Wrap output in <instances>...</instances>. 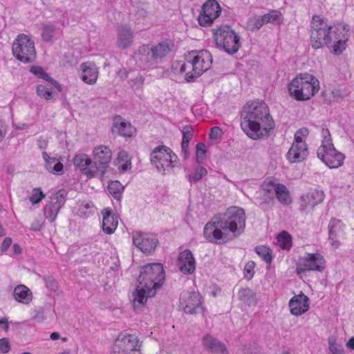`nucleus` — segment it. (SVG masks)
<instances>
[{"mask_svg": "<svg viewBox=\"0 0 354 354\" xmlns=\"http://www.w3.org/2000/svg\"><path fill=\"white\" fill-rule=\"evenodd\" d=\"M245 227V214L243 208L232 206L223 213L214 216L206 223L204 237L212 243H225L243 232Z\"/></svg>", "mask_w": 354, "mask_h": 354, "instance_id": "f257e3e1", "label": "nucleus"}, {"mask_svg": "<svg viewBox=\"0 0 354 354\" xmlns=\"http://www.w3.org/2000/svg\"><path fill=\"white\" fill-rule=\"evenodd\" d=\"M310 43L313 48L319 49L324 46L330 52L339 55L346 47L349 30L346 26H334L326 18L315 15L310 21Z\"/></svg>", "mask_w": 354, "mask_h": 354, "instance_id": "f03ea898", "label": "nucleus"}, {"mask_svg": "<svg viewBox=\"0 0 354 354\" xmlns=\"http://www.w3.org/2000/svg\"><path fill=\"white\" fill-rule=\"evenodd\" d=\"M241 117V129L254 140L268 136L274 128L269 107L263 101L248 102L243 107Z\"/></svg>", "mask_w": 354, "mask_h": 354, "instance_id": "7ed1b4c3", "label": "nucleus"}, {"mask_svg": "<svg viewBox=\"0 0 354 354\" xmlns=\"http://www.w3.org/2000/svg\"><path fill=\"white\" fill-rule=\"evenodd\" d=\"M165 278V271L161 263H150L142 268L138 278V284L133 294V305L136 310L142 307L148 297L155 296Z\"/></svg>", "mask_w": 354, "mask_h": 354, "instance_id": "20e7f679", "label": "nucleus"}, {"mask_svg": "<svg viewBox=\"0 0 354 354\" xmlns=\"http://www.w3.org/2000/svg\"><path fill=\"white\" fill-rule=\"evenodd\" d=\"M319 81L307 73L297 75L288 84L290 95L297 101L310 100L319 90Z\"/></svg>", "mask_w": 354, "mask_h": 354, "instance_id": "39448f33", "label": "nucleus"}, {"mask_svg": "<svg viewBox=\"0 0 354 354\" xmlns=\"http://www.w3.org/2000/svg\"><path fill=\"white\" fill-rule=\"evenodd\" d=\"M172 44L168 41H162L156 45L143 44L138 49L140 60L149 68H156L158 60H162L171 51Z\"/></svg>", "mask_w": 354, "mask_h": 354, "instance_id": "423d86ee", "label": "nucleus"}, {"mask_svg": "<svg viewBox=\"0 0 354 354\" xmlns=\"http://www.w3.org/2000/svg\"><path fill=\"white\" fill-rule=\"evenodd\" d=\"M211 55L207 50L189 52L185 59L188 62V66H192V71L186 73L185 80L187 82H194L207 71L211 66Z\"/></svg>", "mask_w": 354, "mask_h": 354, "instance_id": "0eeeda50", "label": "nucleus"}, {"mask_svg": "<svg viewBox=\"0 0 354 354\" xmlns=\"http://www.w3.org/2000/svg\"><path fill=\"white\" fill-rule=\"evenodd\" d=\"M212 31L217 47L231 55L239 50L241 46L240 37L231 27L223 25L214 28Z\"/></svg>", "mask_w": 354, "mask_h": 354, "instance_id": "6e6552de", "label": "nucleus"}, {"mask_svg": "<svg viewBox=\"0 0 354 354\" xmlns=\"http://www.w3.org/2000/svg\"><path fill=\"white\" fill-rule=\"evenodd\" d=\"M12 51L17 60L26 64L35 62L37 57L34 41L25 34L17 35L13 41Z\"/></svg>", "mask_w": 354, "mask_h": 354, "instance_id": "1a4fd4ad", "label": "nucleus"}, {"mask_svg": "<svg viewBox=\"0 0 354 354\" xmlns=\"http://www.w3.org/2000/svg\"><path fill=\"white\" fill-rule=\"evenodd\" d=\"M151 162L160 172L165 174L166 171L174 167L177 161V156L167 146L160 145L153 149L150 154Z\"/></svg>", "mask_w": 354, "mask_h": 354, "instance_id": "9d476101", "label": "nucleus"}, {"mask_svg": "<svg viewBox=\"0 0 354 354\" xmlns=\"http://www.w3.org/2000/svg\"><path fill=\"white\" fill-rule=\"evenodd\" d=\"M138 337L129 333H121L112 346L111 354H141Z\"/></svg>", "mask_w": 354, "mask_h": 354, "instance_id": "9b49d317", "label": "nucleus"}, {"mask_svg": "<svg viewBox=\"0 0 354 354\" xmlns=\"http://www.w3.org/2000/svg\"><path fill=\"white\" fill-rule=\"evenodd\" d=\"M180 306L187 314H196L203 311L202 298L198 292L183 290L180 295Z\"/></svg>", "mask_w": 354, "mask_h": 354, "instance_id": "f8f14e48", "label": "nucleus"}, {"mask_svg": "<svg viewBox=\"0 0 354 354\" xmlns=\"http://www.w3.org/2000/svg\"><path fill=\"white\" fill-rule=\"evenodd\" d=\"M325 268L326 261L322 255L319 253H306L299 259L297 270L298 274L310 270L322 272Z\"/></svg>", "mask_w": 354, "mask_h": 354, "instance_id": "ddd939ff", "label": "nucleus"}, {"mask_svg": "<svg viewBox=\"0 0 354 354\" xmlns=\"http://www.w3.org/2000/svg\"><path fill=\"white\" fill-rule=\"evenodd\" d=\"M317 155L330 169H336L341 167L345 159V156L338 151L333 145H330V147H319L317 151Z\"/></svg>", "mask_w": 354, "mask_h": 354, "instance_id": "4468645a", "label": "nucleus"}, {"mask_svg": "<svg viewBox=\"0 0 354 354\" xmlns=\"http://www.w3.org/2000/svg\"><path fill=\"white\" fill-rule=\"evenodd\" d=\"M66 196L65 189H59L50 196L44 207V216L50 222L55 221L60 209L65 204Z\"/></svg>", "mask_w": 354, "mask_h": 354, "instance_id": "2eb2a0df", "label": "nucleus"}, {"mask_svg": "<svg viewBox=\"0 0 354 354\" xmlns=\"http://www.w3.org/2000/svg\"><path fill=\"white\" fill-rule=\"evenodd\" d=\"M132 239L133 245L148 255L155 252L158 244L157 236L151 233L134 232L132 234Z\"/></svg>", "mask_w": 354, "mask_h": 354, "instance_id": "dca6fc26", "label": "nucleus"}, {"mask_svg": "<svg viewBox=\"0 0 354 354\" xmlns=\"http://www.w3.org/2000/svg\"><path fill=\"white\" fill-rule=\"evenodd\" d=\"M221 12V8L216 0H208L202 6V10L198 17L201 26H211Z\"/></svg>", "mask_w": 354, "mask_h": 354, "instance_id": "f3484780", "label": "nucleus"}, {"mask_svg": "<svg viewBox=\"0 0 354 354\" xmlns=\"http://www.w3.org/2000/svg\"><path fill=\"white\" fill-rule=\"evenodd\" d=\"M281 19V13L275 10L260 17H250L246 22V28L250 31L259 30L263 25L268 23H277Z\"/></svg>", "mask_w": 354, "mask_h": 354, "instance_id": "a211bd4d", "label": "nucleus"}, {"mask_svg": "<svg viewBox=\"0 0 354 354\" xmlns=\"http://www.w3.org/2000/svg\"><path fill=\"white\" fill-rule=\"evenodd\" d=\"M324 198V194L322 191L311 190L300 197L299 209L303 212L308 213L313 210L316 205L322 203Z\"/></svg>", "mask_w": 354, "mask_h": 354, "instance_id": "6ab92c4d", "label": "nucleus"}, {"mask_svg": "<svg viewBox=\"0 0 354 354\" xmlns=\"http://www.w3.org/2000/svg\"><path fill=\"white\" fill-rule=\"evenodd\" d=\"M74 165L79 168L82 174L89 178H93L100 172L95 162L84 153L77 154L73 160Z\"/></svg>", "mask_w": 354, "mask_h": 354, "instance_id": "aec40b11", "label": "nucleus"}, {"mask_svg": "<svg viewBox=\"0 0 354 354\" xmlns=\"http://www.w3.org/2000/svg\"><path fill=\"white\" fill-rule=\"evenodd\" d=\"M94 162L97 165L100 171V176H103L105 174L106 169L109 166V163L112 156L111 150L106 146L99 145L94 148L93 151Z\"/></svg>", "mask_w": 354, "mask_h": 354, "instance_id": "412c9836", "label": "nucleus"}, {"mask_svg": "<svg viewBox=\"0 0 354 354\" xmlns=\"http://www.w3.org/2000/svg\"><path fill=\"white\" fill-rule=\"evenodd\" d=\"M344 225L342 222L336 218H332L328 224V239L331 245L337 249L341 244V240L344 239Z\"/></svg>", "mask_w": 354, "mask_h": 354, "instance_id": "4be33fe9", "label": "nucleus"}, {"mask_svg": "<svg viewBox=\"0 0 354 354\" xmlns=\"http://www.w3.org/2000/svg\"><path fill=\"white\" fill-rule=\"evenodd\" d=\"M288 305L290 313L295 316H299L309 310V298L301 292L290 299Z\"/></svg>", "mask_w": 354, "mask_h": 354, "instance_id": "5701e85b", "label": "nucleus"}, {"mask_svg": "<svg viewBox=\"0 0 354 354\" xmlns=\"http://www.w3.org/2000/svg\"><path fill=\"white\" fill-rule=\"evenodd\" d=\"M308 155L307 145L305 142H293L286 154L287 159L292 163L299 162Z\"/></svg>", "mask_w": 354, "mask_h": 354, "instance_id": "b1692460", "label": "nucleus"}, {"mask_svg": "<svg viewBox=\"0 0 354 354\" xmlns=\"http://www.w3.org/2000/svg\"><path fill=\"white\" fill-rule=\"evenodd\" d=\"M177 265L180 272L185 274H189L195 271L196 261L189 250H185L179 254Z\"/></svg>", "mask_w": 354, "mask_h": 354, "instance_id": "393cba45", "label": "nucleus"}, {"mask_svg": "<svg viewBox=\"0 0 354 354\" xmlns=\"http://www.w3.org/2000/svg\"><path fill=\"white\" fill-rule=\"evenodd\" d=\"M102 230L107 234H112L118 227V216L110 207L104 208L102 211Z\"/></svg>", "mask_w": 354, "mask_h": 354, "instance_id": "a878e982", "label": "nucleus"}, {"mask_svg": "<svg viewBox=\"0 0 354 354\" xmlns=\"http://www.w3.org/2000/svg\"><path fill=\"white\" fill-rule=\"evenodd\" d=\"M133 32L127 25H121L117 30V46L121 49L129 48L133 43Z\"/></svg>", "mask_w": 354, "mask_h": 354, "instance_id": "bb28decb", "label": "nucleus"}, {"mask_svg": "<svg viewBox=\"0 0 354 354\" xmlns=\"http://www.w3.org/2000/svg\"><path fill=\"white\" fill-rule=\"evenodd\" d=\"M82 70V80L84 82L93 85L96 83L98 77V68L94 63L86 62L81 65Z\"/></svg>", "mask_w": 354, "mask_h": 354, "instance_id": "cd10ccee", "label": "nucleus"}, {"mask_svg": "<svg viewBox=\"0 0 354 354\" xmlns=\"http://www.w3.org/2000/svg\"><path fill=\"white\" fill-rule=\"evenodd\" d=\"M202 343L203 346L211 353L224 354L227 352L225 344L209 335L203 337Z\"/></svg>", "mask_w": 354, "mask_h": 354, "instance_id": "c85d7f7f", "label": "nucleus"}, {"mask_svg": "<svg viewBox=\"0 0 354 354\" xmlns=\"http://www.w3.org/2000/svg\"><path fill=\"white\" fill-rule=\"evenodd\" d=\"M112 131L120 136L131 137L135 131V129L130 123L123 121L120 116H116L113 119Z\"/></svg>", "mask_w": 354, "mask_h": 354, "instance_id": "c756f323", "label": "nucleus"}, {"mask_svg": "<svg viewBox=\"0 0 354 354\" xmlns=\"http://www.w3.org/2000/svg\"><path fill=\"white\" fill-rule=\"evenodd\" d=\"M13 296L16 301L24 304H29L32 299V292L25 285L17 286L14 290Z\"/></svg>", "mask_w": 354, "mask_h": 354, "instance_id": "7c9ffc66", "label": "nucleus"}, {"mask_svg": "<svg viewBox=\"0 0 354 354\" xmlns=\"http://www.w3.org/2000/svg\"><path fill=\"white\" fill-rule=\"evenodd\" d=\"M42 157L46 162V168L49 172L57 174L62 172L63 164L58 162L55 158L50 157L46 151L42 152Z\"/></svg>", "mask_w": 354, "mask_h": 354, "instance_id": "2f4dec72", "label": "nucleus"}, {"mask_svg": "<svg viewBox=\"0 0 354 354\" xmlns=\"http://www.w3.org/2000/svg\"><path fill=\"white\" fill-rule=\"evenodd\" d=\"M238 297L240 301L248 306L257 304L256 294L249 288H241L238 292Z\"/></svg>", "mask_w": 354, "mask_h": 354, "instance_id": "473e14b6", "label": "nucleus"}, {"mask_svg": "<svg viewBox=\"0 0 354 354\" xmlns=\"http://www.w3.org/2000/svg\"><path fill=\"white\" fill-rule=\"evenodd\" d=\"M30 71L35 75L38 78H41L50 82L54 87L59 91H61L62 88L61 84L54 79L51 78L47 73L44 71L42 67L38 66H32Z\"/></svg>", "mask_w": 354, "mask_h": 354, "instance_id": "72a5a7b5", "label": "nucleus"}, {"mask_svg": "<svg viewBox=\"0 0 354 354\" xmlns=\"http://www.w3.org/2000/svg\"><path fill=\"white\" fill-rule=\"evenodd\" d=\"M194 136V129L191 125H186L183 129V140L181 143L182 151L185 153V158H187L189 143Z\"/></svg>", "mask_w": 354, "mask_h": 354, "instance_id": "f704fd0d", "label": "nucleus"}, {"mask_svg": "<svg viewBox=\"0 0 354 354\" xmlns=\"http://www.w3.org/2000/svg\"><path fill=\"white\" fill-rule=\"evenodd\" d=\"M274 192L279 201L283 205H288L291 203V197L287 187L283 184L277 183Z\"/></svg>", "mask_w": 354, "mask_h": 354, "instance_id": "c9c22d12", "label": "nucleus"}, {"mask_svg": "<svg viewBox=\"0 0 354 354\" xmlns=\"http://www.w3.org/2000/svg\"><path fill=\"white\" fill-rule=\"evenodd\" d=\"M207 169L201 165H198L194 167L192 171H189L187 174V179L191 183H195L200 180H201L203 177L207 176Z\"/></svg>", "mask_w": 354, "mask_h": 354, "instance_id": "e433bc0d", "label": "nucleus"}, {"mask_svg": "<svg viewBox=\"0 0 354 354\" xmlns=\"http://www.w3.org/2000/svg\"><path fill=\"white\" fill-rule=\"evenodd\" d=\"M277 244L283 250H289L292 247V237L286 231H283L277 236Z\"/></svg>", "mask_w": 354, "mask_h": 354, "instance_id": "4c0bfd02", "label": "nucleus"}, {"mask_svg": "<svg viewBox=\"0 0 354 354\" xmlns=\"http://www.w3.org/2000/svg\"><path fill=\"white\" fill-rule=\"evenodd\" d=\"M93 212L94 206L91 203L82 202L79 205L77 214L83 218H86Z\"/></svg>", "mask_w": 354, "mask_h": 354, "instance_id": "58836bf2", "label": "nucleus"}, {"mask_svg": "<svg viewBox=\"0 0 354 354\" xmlns=\"http://www.w3.org/2000/svg\"><path fill=\"white\" fill-rule=\"evenodd\" d=\"M108 191L115 198L120 200L124 187L118 180L111 181L108 185Z\"/></svg>", "mask_w": 354, "mask_h": 354, "instance_id": "ea45409f", "label": "nucleus"}, {"mask_svg": "<svg viewBox=\"0 0 354 354\" xmlns=\"http://www.w3.org/2000/svg\"><path fill=\"white\" fill-rule=\"evenodd\" d=\"M36 93L38 96L46 100H52L55 97V93L53 91L52 88L45 84H39L37 86Z\"/></svg>", "mask_w": 354, "mask_h": 354, "instance_id": "a19ab883", "label": "nucleus"}, {"mask_svg": "<svg viewBox=\"0 0 354 354\" xmlns=\"http://www.w3.org/2000/svg\"><path fill=\"white\" fill-rule=\"evenodd\" d=\"M255 252L258 254L266 263H270L272 259V250L264 245H259L255 248Z\"/></svg>", "mask_w": 354, "mask_h": 354, "instance_id": "79ce46f5", "label": "nucleus"}, {"mask_svg": "<svg viewBox=\"0 0 354 354\" xmlns=\"http://www.w3.org/2000/svg\"><path fill=\"white\" fill-rule=\"evenodd\" d=\"M322 145L319 147H326L333 145L330 133L326 126L323 125L321 130Z\"/></svg>", "mask_w": 354, "mask_h": 354, "instance_id": "37998d69", "label": "nucleus"}, {"mask_svg": "<svg viewBox=\"0 0 354 354\" xmlns=\"http://www.w3.org/2000/svg\"><path fill=\"white\" fill-rule=\"evenodd\" d=\"M56 32L55 26L53 24L46 26L43 28L41 37L44 41H50L54 37Z\"/></svg>", "mask_w": 354, "mask_h": 354, "instance_id": "c03bdc74", "label": "nucleus"}, {"mask_svg": "<svg viewBox=\"0 0 354 354\" xmlns=\"http://www.w3.org/2000/svg\"><path fill=\"white\" fill-rule=\"evenodd\" d=\"M196 148V161L198 163H202L205 160L206 146L203 142H198Z\"/></svg>", "mask_w": 354, "mask_h": 354, "instance_id": "a18cd8bd", "label": "nucleus"}, {"mask_svg": "<svg viewBox=\"0 0 354 354\" xmlns=\"http://www.w3.org/2000/svg\"><path fill=\"white\" fill-rule=\"evenodd\" d=\"M329 350L333 354H343L344 348L342 344H337L335 337L328 339Z\"/></svg>", "mask_w": 354, "mask_h": 354, "instance_id": "49530a36", "label": "nucleus"}, {"mask_svg": "<svg viewBox=\"0 0 354 354\" xmlns=\"http://www.w3.org/2000/svg\"><path fill=\"white\" fill-rule=\"evenodd\" d=\"M338 93V90L323 91L322 97L324 98V101L328 104H331L337 100V95Z\"/></svg>", "mask_w": 354, "mask_h": 354, "instance_id": "de8ad7c7", "label": "nucleus"}, {"mask_svg": "<svg viewBox=\"0 0 354 354\" xmlns=\"http://www.w3.org/2000/svg\"><path fill=\"white\" fill-rule=\"evenodd\" d=\"M45 198V194L42 192L40 188H34L32 190V195L29 198L32 204L35 205L41 201Z\"/></svg>", "mask_w": 354, "mask_h": 354, "instance_id": "09e8293b", "label": "nucleus"}, {"mask_svg": "<svg viewBox=\"0 0 354 354\" xmlns=\"http://www.w3.org/2000/svg\"><path fill=\"white\" fill-rule=\"evenodd\" d=\"M43 279L47 288L50 290L56 292L58 290V283L52 276H44L43 277Z\"/></svg>", "mask_w": 354, "mask_h": 354, "instance_id": "8fccbe9b", "label": "nucleus"}, {"mask_svg": "<svg viewBox=\"0 0 354 354\" xmlns=\"http://www.w3.org/2000/svg\"><path fill=\"white\" fill-rule=\"evenodd\" d=\"M254 266H255V263L252 261H248L245 264V268H244V274H245V277L248 279H250L253 277L254 273Z\"/></svg>", "mask_w": 354, "mask_h": 354, "instance_id": "3c124183", "label": "nucleus"}, {"mask_svg": "<svg viewBox=\"0 0 354 354\" xmlns=\"http://www.w3.org/2000/svg\"><path fill=\"white\" fill-rule=\"evenodd\" d=\"M10 350L9 339L6 337L0 339V352L1 353H8Z\"/></svg>", "mask_w": 354, "mask_h": 354, "instance_id": "603ef678", "label": "nucleus"}, {"mask_svg": "<svg viewBox=\"0 0 354 354\" xmlns=\"http://www.w3.org/2000/svg\"><path fill=\"white\" fill-rule=\"evenodd\" d=\"M222 135V130L218 127H214L210 130L209 138L211 139H217Z\"/></svg>", "mask_w": 354, "mask_h": 354, "instance_id": "864d4df0", "label": "nucleus"}, {"mask_svg": "<svg viewBox=\"0 0 354 354\" xmlns=\"http://www.w3.org/2000/svg\"><path fill=\"white\" fill-rule=\"evenodd\" d=\"M265 201L261 203L260 205L262 209H266L268 208V205H272L274 203V198L268 196H265L263 197Z\"/></svg>", "mask_w": 354, "mask_h": 354, "instance_id": "5fc2aeb1", "label": "nucleus"}, {"mask_svg": "<svg viewBox=\"0 0 354 354\" xmlns=\"http://www.w3.org/2000/svg\"><path fill=\"white\" fill-rule=\"evenodd\" d=\"M176 66H179V73H183L187 68H192V66H188V62L184 63L182 61L176 62Z\"/></svg>", "mask_w": 354, "mask_h": 354, "instance_id": "6e6d98bb", "label": "nucleus"}, {"mask_svg": "<svg viewBox=\"0 0 354 354\" xmlns=\"http://www.w3.org/2000/svg\"><path fill=\"white\" fill-rule=\"evenodd\" d=\"M12 242V241L11 238L6 237L1 245V250L3 252L6 251L8 249V248L11 245Z\"/></svg>", "mask_w": 354, "mask_h": 354, "instance_id": "4d7b16f0", "label": "nucleus"}, {"mask_svg": "<svg viewBox=\"0 0 354 354\" xmlns=\"http://www.w3.org/2000/svg\"><path fill=\"white\" fill-rule=\"evenodd\" d=\"M276 184H274L271 182H264L262 187L264 190H266L268 193H270L272 191L274 192Z\"/></svg>", "mask_w": 354, "mask_h": 354, "instance_id": "13d9d810", "label": "nucleus"}, {"mask_svg": "<svg viewBox=\"0 0 354 354\" xmlns=\"http://www.w3.org/2000/svg\"><path fill=\"white\" fill-rule=\"evenodd\" d=\"M41 223L39 220H35L32 223L30 230L37 232L41 230Z\"/></svg>", "mask_w": 354, "mask_h": 354, "instance_id": "bf43d9fd", "label": "nucleus"}, {"mask_svg": "<svg viewBox=\"0 0 354 354\" xmlns=\"http://www.w3.org/2000/svg\"><path fill=\"white\" fill-rule=\"evenodd\" d=\"M0 327L5 331H8L9 329V322L7 318L3 317L0 319Z\"/></svg>", "mask_w": 354, "mask_h": 354, "instance_id": "052dcab7", "label": "nucleus"}, {"mask_svg": "<svg viewBox=\"0 0 354 354\" xmlns=\"http://www.w3.org/2000/svg\"><path fill=\"white\" fill-rule=\"evenodd\" d=\"M37 144L40 149H45L48 145V141L42 137H40L37 140Z\"/></svg>", "mask_w": 354, "mask_h": 354, "instance_id": "680f3d73", "label": "nucleus"}, {"mask_svg": "<svg viewBox=\"0 0 354 354\" xmlns=\"http://www.w3.org/2000/svg\"><path fill=\"white\" fill-rule=\"evenodd\" d=\"M295 133L301 136H307L308 131L306 128H302L297 131Z\"/></svg>", "mask_w": 354, "mask_h": 354, "instance_id": "e2e57ef3", "label": "nucleus"}, {"mask_svg": "<svg viewBox=\"0 0 354 354\" xmlns=\"http://www.w3.org/2000/svg\"><path fill=\"white\" fill-rule=\"evenodd\" d=\"M128 158L127 153L125 151H120L118 153V160H124L125 158Z\"/></svg>", "mask_w": 354, "mask_h": 354, "instance_id": "0e129e2a", "label": "nucleus"}, {"mask_svg": "<svg viewBox=\"0 0 354 354\" xmlns=\"http://www.w3.org/2000/svg\"><path fill=\"white\" fill-rule=\"evenodd\" d=\"M346 346L349 348L354 349V337H351L346 343Z\"/></svg>", "mask_w": 354, "mask_h": 354, "instance_id": "69168bd1", "label": "nucleus"}, {"mask_svg": "<svg viewBox=\"0 0 354 354\" xmlns=\"http://www.w3.org/2000/svg\"><path fill=\"white\" fill-rule=\"evenodd\" d=\"M13 251L15 254H19L21 253V248L18 244H15L13 245Z\"/></svg>", "mask_w": 354, "mask_h": 354, "instance_id": "338daca9", "label": "nucleus"}, {"mask_svg": "<svg viewBox=\"0 0 354 354\" xmlns=\"http://www.w3.org/2000/svg\"><path fill=\"white\" fill-rule=\"evenodd\" d=\"M50 338L53 339V340H57V339H59L60 338V334L58 333V332H53V333H51L50 335Z\"/></svg>", "mask_w": 354, "mask_h": 354, "instance_id": "774afa93", "label": "nucleus"}]
</instances>
